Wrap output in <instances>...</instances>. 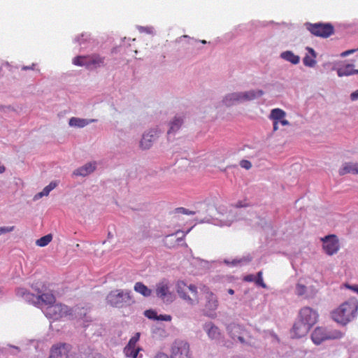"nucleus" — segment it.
I'll return each mask as SVG.
<instances>
[{
	"label": "nucleus",
	"instance_id": "19",
	"mask_svg": "<svg viewBox=\"0 0 358 358\" xmlns=\"http://www.w3.org/2000/svg\"><path fill=\"white\" fill-rule=\"evenodd\" d=\"M241 92H234L227 94L223 99V103L227 106H230L238 102H242Z\"/></svg>",
	"mask_w": 358,
	"mask_h": 358
},
{
	"label": "nucleus",
	"instance_id": "38",
	"mask_svg": "<svg viewBox=\"0 0 358 358\" xmlns=\"http://www.w3.org/2000/svg\"><path fill=\"white\" fill-rule=\"evenodd\" d=\"M240 166L242 168H244L247 170L250 169L252 167V164L250 161L246 159H243L240 162Z\"/></svg>",
	"mask_w": 358,
	"mask_h": 358
},
{
	"label": "nucleus",
	"instance_id": "47",
	"mask_svg": "<svg viewBox=\"0 0 358 358\" xmlns=\"http://www.w3.org/2000/svg\"><path fill=\"white\" fill-rule=\"evenodd\" d=\"M280 124L282 126H287L289 124V122L287 120L283 118L280 120Z\"/></svg>",
	"mask_w": 358,
	"mask_h": 358
},
{
	"label": "nucleus",
	"instance_id": "6",
	"mask_svg": "<svg viewBox=\"0 0 358 358\" xmlns=\"http://www.w3.org/2000/svg\"><path fill=\"white\" fill-rule=\"evenodd\" d=\"M71 314V308L62 303H55L51 306H47L45 309V316L53 320H58Z\"/></svg>",
	"mask_w": 358,
	"mask_h": 358
},
{
	"label": "nucleus",
	"instance_id": "3",
	"mask_svg": "<svg viewBox=\"0 0 358 358\" xmlns=\"http://www.w3.org/2000/svg\"><path fill=\"white\" fill-rule=\"evenodd\" d=\"M73 64L78 66H84L88 70H94L106 65L105 57L99 54L77 56L73 59Z\"/></svg>",
	"mask_w": 358,
	"mask_h": 358
},
{
	"label": "nucleus",
	"instance_id": "28",
	"mask_svg": "<svg viewBox=\"0 0 358 358\" xmlns=\"http://www.w3.org/2000/svg\"><path fill=\"white\" fill-rule=\"evenodd\" d=\"M37 299L47 306H51L55 302V297L52 293L42 294L38 296Z\"/></svg>",
	"mask_w": 358,
	"mask_h": 358
},
{
	"label": "nucleus",
	"instance_id": "40",
	"mask_svg": "<svg viewBox=\"0 0 358 358\" xmlns=\"http://www.w3.org/2000/svg\"><path fill=\"white\" fill-rule=\"evenodd\" d=\"M15 229V227L14 226H12V227H0V235L3 234H6V233H8V232H10V231H13Z\"/></svg>",
	"mask_w": 358,
	"mask_h": 358
},
{
	"label": "nucleus",
	"instance_id": "20",
	"mask_svg": "<svg viewBox=\"0 0 358 358\" xmlns=\"http://www.w3.org/2000/svg\"><path fill=\"white\" fill-rule=\"evenodd\" d=\"M242 101H248L254 100L258 97L262 96L264 94V92L261 90H250L248 92H241Z\"/></svg>",
	"mask_w": 358,
	"mask_h": 358
},
{
	"label": "nucleus",
	"instance_id": "5",
	"mask_svg": "<svg viewBox=\"0 0 358 358\" xmlns=\"http://www.w3.org/2000/svg\"><path fill=\"white\" fill-rule=\"evenodd\" d=\"M171 358H192L188 342L181 339L176 340L171 348Z\"/></svg>",
	"mask_w": 358,
	"mask_h": 358
},
{
	"label": "nucleus",
	"instance_id": "23",
	"mask_svg": "<svg viewBox=\"0 0 358 358\" xmlns=\"http://www.w3.org/2000/svg\"><path fill=\"white\" fill-rule=\"evenodd\" d=\"M148 133L143 136V138L140 142V146L143 149H148L150 148L152 145V142L155 140V138L156 136V132H154V134Z\"/></svg>",
	"mask_w": 358,
	"mask_h": 358
},
{
	"label": "nucleus",
	"instance_id": "44",
	"mask_svg": "<svg viewBox=\"0 0 358 358\" xmlns=\"http://www.w3.org/2000/svg\"><path fill=\"white\" fill-rule=\"evenodd\" d=\"M350 99L352 101H356L358 99V90L351 93Z\"/></svg>",
	"mask_w": 358,
	"mask_h": 358
},
{
	"label": "nucleus",
	"instance_id": "26",
	"mask_svg": "<svg viewBox=\"0 0 358 358\" xmlns=\"http://www.w3.org/2000/svg\"><path fill=\"white\" fill-rule=\"evenodd\" d=\"M280 57L293 64H297L300 61V58L298 55H294L292 51L289 50L282 52Z\"/></svg>",
	"mask_w": 358,
	"mask_h": 358
},
{
	"label": "nucleus",
	"instance_id": "10",
	"mask_svg": "<svg viewBox=\"0 0 358 358\" xmlns=\"http://www.w3.org/2000/svg\"><path fill=\"white\" fill-rule=\"evenodd\" d=\"M321 240L323 242V250L328 255H333L338 251L340 245L336 235H328Z\"/></svg>",
	"mask_w": 358,
	"mask_h": 358
},
{
	"label": "nucleus",
	"instance_id": "43",
	"mask_svg": "<svg viewBox=\"0 0 358 358\" xmlns=\"http://www.w3.org/2000/svg\"><path fill=\"white\" fill-rule=\"evenodd\" d=\"M255 276L252 274L247 275L243 278V280L246 282H255Z\"/></svg>",
	"mask_w": 358,
	"mask_h": 358
},
{
	"label": "nucleus",
	"instance_id": "52",
	"mask_svg": "<svg viewBox=\"0 0 358 358\" xmlns=\"http://www.w3.org/2000/svg\"><path fill=\"white\" fill-rule=\"evenodd\" d=\"M67 358H69V357H67Z\"/></svg>",
	"mask_w": 358,
	"mask_h": 358
},
{
	"label": "nucleus",
	"instance_id": "21",
	"mask_svg": "<svg viewBox=\"0 0 358 358\" xmlns=\"http://www.w3.org/2000/svg\"><path fill=\"white\" fill-rule=\"evenodd\" d=\"M306 50L308 51L310 55H306L303 57V64L306 66L313 67L316 64V60H315L316 53H315V50L311 48L308 47L306 48Z\"/></svg>",
	"mask_w": 358,
	"mask_h": 358
},
{
	"label": "nucleus",
	"instance_id": "35",
	"mask_svg": "<svg viewBox=\"0 0 358 358\" xmlns=\"http://www.w3.org/2000/svg\"><path fill=\"white\" fill-rule=\"evenodd\" d=\"M306 292V287L303 285L298 283L296 285V294L298 296H302Z\"/></svg>",
	"mask_w": 358,
	"mask_h": 358
},
{
	"label": "nucleus",
	"instance_id": "34",
	"mask_svg": "<svg viewBox=\"0 0 358 358\" xmlns=\"http://www.w3.org/2000/svg\"><path fill=\"white\" fill-rule=\"evenodd\" d=\"M262 275V271H259L257 274V276H255V282L257 285L261 286L263 288H266V285L263 280Z\"/></svg>",
	"mask_w": 358,
	"mask_h": 358
},
{
	"label": "nucleus",
	"instance_id": "12",
	"mask_svg": "<svg viewBox=\"0 0 358 358\" xmlns=\"http://www.w3.org/2000/svg\"><path fill=\"white\" fill-rule=\"evenodd\" d=\"M317 313L306 306L300 310L298 318L312 327L317 322Z\"/></svg>",
	"mask_w": 358,
	"mask_h": 358
},
{
	"label": "nucleus",
	"instance_id": "15",
	"mask_svg": "<svg viewBox=\"0 0 358 358\" xmlns=\"http://www.w3.org/2000/svg\"><path fill=\"white\" fill-rule=\"evenodd\" d=\"M286 113L280 108H274L271 110L268 116L269 119L273 121V131L278 130V120L285 118Z\"/></svg>",
	"mask_w": 358,
	"mask_h": 358
},
{
	"label": "nucleus",
	"instance_id": "9",
	"mask_svg": "<svg viewBox=\"0 0 358 358\" xmlns=\"http://www.w3.org/2000/svg\"><path fill=\"white\" fill-rule=\"evenodd\" d=\"M342 337L340 331H335L333 333H327L326 330L322 327H317L311 334V339L316 345H320L322 342L329 339H337Z\"/></svg>",
	"mask_w": 358,
	"mask_h": 358
},
{
	"label": "nucleus",
	"instance_id": "17",
	"mask_svg": "<svg viewBox=\"0 0 358 358\" xmlns=\"http://www.w3.org/2000/svg\"><path fill=\"white\" fill-rule=\"evenodd\" d=\"M95 163H87L73 171L75 176H86L95 170Z\"/></svg>",
	"mask_w": 358,
	"mask_h": 358
},
{
	"label": "nucleus",
	"instance_id": "39",
	"mask_svg": "<svg viewBox=\"0 0 358 358\" xmlns=\"http://www.w3.org/2000/svg\"><path fill=\"white\" fill-rule=\"evenodd\" d=\"M171 319L172 317L170 315H159L157 317V320L170 322Z\"/></svg>",
	"mask_w": 358,
	"mask_h": 358
},
{
	"label": "nucleus",
	"instance_id": "51",
	"mask_svg": "<svg viewBox=\"0 0 358 358\" xmlns=\"http://www.w3.org/2000/svg\"><path fill=\"white\" fill-rule=\"evenodd\" d=\"M202 43H206V41H202Z\"/></svg>",
	"mask_w": 358,
	"mask_h": 358
},
{
	"label": "nucleus",
	"instance_id": "24",
	"mask_svg": "<svg viewBox=\"0 0 358 358\" xmlns=\"http://www.w3.org/2000/svg\"><path fill=\"white\" fill-rule=\"evenodd\" d=\"M69 345L66 344H61L59 346H53L50 351L49 358H61L63 352L68 350Z\"/></svg>",
	"mask_w": 358,
	"mask_h": 358
},
{
	"label": "nucleus",
	"instance_id": "29",
	"mask_svg": "<svg viewBox=\"0 0 358 358\" xmlns=\"http://www.w3.org/2000/svg\"><path fill=\"white\" fill-rule=\"evenodd\" d=\"M182 124V120L180 117H175L173 120L170 123V128L168 131V134L178 131Z\"/></svg>",
	"mask_w": 358,
	"mask_h": 358
},
{
	"label": "nucleus",
	"instance_id": "37",
	"mask_svg": "<svg viewBox=\"0 0 358 358\" xmlns=\"http://www.w3.org/2000/svg\"><path fill=\"white\" fill-rule=\"evenodd\" d=\"M139 338H140V333H136L134 336H132L128 344L127 345V346H134L136 347V345L137 343V342L139 340Z\"/></svg>",
	"mask_w": 358,
	"mask_h": 358
},
{
	"label": "nucleus",
	"instance_id": "7",
	"mask_svg": "<svg viewBox=\"0 0 358 358\" xmlns=\"http://www.w3.org/2000/svg\"><path fill=\"white\" fill-rule=\"evenodd\" d=\"M307 29L313 35L327 38L334 32V28L330 23H307Z\"/></svg>",
	"mask_w": 358,
	"mask_h": 358
},
{
	"label": "nucleus",
	"instance_id": "50",
	"mask_svg": "<svg viewBox=\"0 0 358 358\" xmlns=\"http://www.w3.org/2000/svg\"><path fill=\"white\" fill-rule=\"evenodd\" d=\"M280 120H278V124L280 123Z\"/></svg>",
	"mask_w": 358,
	"mask_h": 358
},
{
	"label": "nucleus",
	"instance_id": "11",
	"mask_svg": "<svg viewBox=\"0 0 358 358\" xmlns=\"http://www.w3.org/2000/svg\"><path fill=\"white\" fill-rule=\"evenodd\" d=\"M227 329L232 339H237L241 343H247L246 340L244 338V336H247L248 338H251L244 327L239 324H230L228 325Z\"/></svg>",
	"mask_w": 358,
	"mask_h": 358
},
{
	"label": "nucleus",
	"instance_id": "49",
	"mask_svg": "<svg viewBox=\"0 0 358 358\" xmlns=\"http://www.w3.org/2000/svg\"><path fill=\"white\" fill-rule=\"evenodd\" d=\"M236 207H243V206H243V205H242V204L241 203V202H239L238 203H236Z\"/></svg>",
	"mask_w": 358,
	"mask_h": 358
},
{
	"label": "nucleus",
	"instance_id": "31",
	"mask_svg": "<svg viewBox=\"0 0 358 358\" xmlns=\"http://www.w3.org/2000/svg\"><path fill=\"white\" fill-rule=\"evenodd\" d=\"M140 348L134 346H126L124 349L125 355L131 358H136Z\"/></svg>",
	"mask_w": 358,
	"mask_h": 358
},
{
	"label": "nucleus",
	"instance_id": "8",
	"mask_svg": "<svg viewBox=\"0 0 358 358\" xmlns=\"http://www.w3.org/2000/svg\"><path fill=\"white\" fill-rule=\"evenodd\" d=\"M170 282L166 279H162L156 284V296L161 299L164 303H172L174 300V295L170 290Z\"/></svg>",
	"mask_w": 358,
	"mask_h": 358
},
{
	"label": "nucleus",
	"instance_id": "22",
	"mask_svg": "<svg viewBox=\"0 0 358 358\" xmlns=\"http://www.w3.org/2000/svg\"><path fill=\"white\" fill-rule=\"evenodd\" d=\"M204 329L207 332L208 336L211 339H217L220 338V332L219 329L213 323H207L204 326Z\"/></svg>",
	"mask_w": 358,
	"mask_h": 358
},
{
	"label": "nucleus",
	"instance_id": "42",
	"mask_svg": "<svg viewBox=\"0 0 358 358\" xmlns=\"http://www.w3.org/2000/svg\"><path fill=\"white\" fill-rule=\"evenodd\" d=\"M357 50V49H351V50L344 51L342 53H341V57H347V56L355 52Z\"/></svg>",
	"mask_w": 358,
	"mask_h": 358
},
{
	"label": "nucleus",
	"instance_id": "41",
	"mask_svg": "<svg viewBox=\"0 0 358 358\" xmlns=\"http://www.w3.org/2000/svg\"><path fill=\"white\" fill-rule=\"evenodd\" d=\"M177 210L179 213H181L182 214H186V215H194V212L189 211L185 208H177Z\"/></svg>",
	"mask_w": 358,
	"mask_h": 358
},
{
	"label": "nucleus",
	"instance_id": "30",
	"mask_svg": "<svg viewBox=\"0 0 358 358\" xmlns=\"http://www.w3.org/2000/svg\"><path fill=\"white\" fill-rule=\"evenodd\" d=\"M57 184L56 182H51L48 185L45 187L42 192L38 193L35 197L36 199L41 198L43 196H48L50 191L54 189L57 187Z\"/></svg>",
	"mask_w": 358,
	"mask_h": 358
},
{
	"label": "nucleus",
	"instance_id": "36",
	"mask_svg": "<svg viewBox=\"0 0 358 358\" xmlns=\"http://www.w3.org/2000/svg\"><path fill=\"white\" fill-rule=\"evenodd\" d=\"M144 315L149 319L157 320V313L154 310H147L145 311Z\"/></svg>",
	"mask_w": 358,
	"mask_h": 358
},
{
	"label": "nucleus",
	"instance_id": "45",
	"mask_svg": "<svg viewBox=\"0 0 358 358\" xmlns=\"http://www.w3.org/2000/svg\"><path fill=\"white\" fill-rule=\"evenodd\" d=\"M346 287L354 291L355 292H357L358 294V285H346Z\"/></svg>",
	"mask_w": 358,
	"mask_h": 358
},
{
	"label": "nucleus",
	"instance_id": "2",
	"mask_svg": "<svg viewBox=\"0 0 358 358\" xmlns=\"http://www.w3.org/2000/svg\"><path fill=\"white\" fill-rule=\"evenodd\" d=\"M176 291L179 298L189 306H196L200 302L198 288L194 284L178 280L176 283Z\"/></svg>",
	"mask_w": 358,
	"mask_h": 358
},
{
	"label": "nucleus",
	"instance_id": "16",
	"mask_svg": "<svg viewBox=\"0 0 358 358\" xmlns=\"http://www.w3.org/2000/svg\"><path fill=\"white\" fill-rule=\"evenodd\" d=\"M337 74L339 77L349 76L358 74V69H355L353 64H348L337 69Z\"/></svg>",
	"mask_w": 358,
	"mask_h": 358
},
{
	"label": "nucleus",
	"instance_id": "32",
	"mask_svg": "<svg viewBox=\"0 0 358 358\" xmlns=\"http://www.w3.org/2000/svg\"><path fill=\"white\" fill-rule=\"evenodd\" d=\"M16 294L28 301H31V299L34 297L33 294L30 293L25 288L22 287H20L16 290Z\"/></svg>",
	"mask_w": 358,
	"mask_h": 358
},
{
	"label": "nucleus",
	"instance_id": "1",
	"mask_svg": "<svg viewBox=\"0 0 358 358\" xmlns=\"http://www.w3.org/2000/svg\"><path fill=\"white\" fill-rule=\"evenodd\" d=\"M357 315L358 300L355 298H350L343 302L331 313L332 318L342 324H346L351 322Z\"/></svg>",
	"mask_w": 358,
	"mask_h": 358
},
{
	"label": "nucleus",
	"instance_id": "14",
	"mask_svg": "<svg viewBox=\"0 0 358 358\" xmlns=\"http://www.w3.org/2000/svg\"><path fill=\"white\" fill-rule=\"evenodd\" d=\"M310 328V326L298 318L293 326L292 333L296 338H301L308 333Z\"/></svg>",
	"mask_w": 358,
	"mask_h": 358
},
{
	"label": "nucleus",
	"instance_id": "13",
	"mask_svg": "<svg viewBox=\"0 0 358 358\" xmlns=\"http://www.w3.org/2000/svg\"><path fill=\"white\" fill-rule=\"evenodd\" d=\"M201 291L205 294L206 303L204 307L206 311L211 312L216 310L218 306V301L215 294L206 286H203Z\"/></svg>",
	"mask_w": 358,
	"mask_h": 358
},
{
	"label": "nucleus",
	"instance_id": "18",
	"mask_svg": "<svg viewBox=\"0 0 358 358\" xmlns=\"http://www.w3.org/2000/svg\"><path fill=\"white\" fill-rule=\"evenodd\" d=\"M347 173L358 174V163H345L339 169V174L343 176Z\"/></svg>",
	"mask_w": 358,
	"mask_h": 358
},
{
	"label": "nucleus",
	"instance_id": "4",
	"mask_svg": "<svg viewBox=\"0 0 358 358\" xmlns=\"http://www.w3.org/2000/svg\"><path fill=\"white\" fill-rule=\"evenodd\" d=\"M106 300L110 306L116 308L130 306L135 302L131 294V291L122 289L110 292L108 294Z\"/></svg>",
	"mask_w": 358,
	"mask_h": 358
},
{
	"label": "nucleus",
	"instance_id": "46",
	"mask_svg": "<svg viewBox=\"0 0 358 358\" xmlns=\"http://www.w3.org/2000/svg\"><path fill=\"white\" fill-rule=\"evenodd\" d=\"M155 358H169V356L163 352H159L157 354Z\"/></svg>",
	"mask_w": 358,
	"mask_h": 358
},
{
	"label": "nucleus",
	"instance_id": "25",
	"mask_svg": "<svg viewBox=\"0 0 358 358\" xmlns=\"http://www.w3.org/2000/svg\"><path fill=\"white\" fill-rule=\"evenodd\" d=\"M134 289L136 292L145 297L150 296L152 294V290L141 282H136Z\"/></svg>",
	"mask_w": 358,
	"mask_h": 358
},
{
	"label": "nucleus",
	"instance_id": "48",
	"mask_svg": "<svg viewBox=\"0 0 358 358\" xmlns=\"http://www.w3.org/2000/svg\"><path fill=\"white\" fill-rule=\"evenodd\" d=\"M228 293H229V294H231V295H232V294H234V289H228Z\"/></svg>",
	"mask_w": 358,
	"mask_h": 358
},
{
	"label": "nucleus",
	"instance_id": "27",
	"mask_svg": "<svg viewBox=\"0 0 358 358\" xmlns=\"http://www.w3.org/2000/svg\"><path fill=\"white\" fill-rule=\"evenodd\" d=\"M94 120H87L78 117H71L69 120V125L71 127H84L89 123L94 122Z\"/></svg>",
	"mask_w": 358,
	"mask_h": 358
},
{
	"label": "nucleus",
	"instance_id": "33",
	"mask_svg": "<svg viewBox=\"0 0 358 358\" xmlns=\"http://www.w3.org/2000/svg\"><path fill=\"white\" fill-rule=\"evenodd\" d=\"M52 234H48L36 240V244L39 247H45L48 245L52 241Z\"/></svg>",
	"mask_w": 358,
	"mask_h": 358
}]
</instances>
